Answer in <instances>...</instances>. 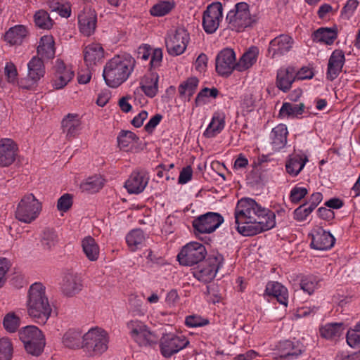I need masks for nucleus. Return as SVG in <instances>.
I'll use <instances>...</instances> for the list:
<instances>
[{"label": "nucleus", "instance_id": "1", "mask_svg": "<svg viewBox=\"0 0 360 360\" xmlns=\"http://www.w3.org/2000/svg\"><path fill=\"white\" fill-rule=\"evenodd\" d=\"M234 217L236 225L249 224L276 225L275 213L262 207L252 198H242L238 201Z\"/></svg>", "mask_w": 360, "mask_h": 360}, {"label": "nucleus", "instance_id": "2", "mask_svg": "<svg viewBox=\"0 0 360 360\" xmlns=\"http://www.w3.org/2000/svg\"><path fill=\"white\" fill-rule=\"evenodd\" d=\"M135 59L127 53L116 55L105 65L103 77L106 84L112 88L118 87L128 79L134 71Z\"/></svg>", "mask_w": 360, "mask_h": 360}, {"label": "nucleus", "instance_id": "3", "mask_svg": "<svg viewBox=\"0 0 360 360\" xmlns=\"http://www.w3.org/2000/svg\"><path fill=\"white\" fill-rule=\"evenodd\" d=\"M26 307L28 315L38 323L44 324L50 318L52 307L43 283L36 282L30 285Z\"/></svg>", "mask_w": 360, "mask_h": 360}, {"label": "nucleus", "instance_id": "4", "mask_svg": "<svg viewBox=\"0 0 360 360\" xmlns=\"http://www.w3.org/2000/svg\"><path fill=\"white\" fill-rule=\"evenodd\" d=\"M109 335L101 328H90L82 335V347L89 356H100L108 349Z\"/></svg>", "mask_w": 360, "mask_h": 360}, {"label": "nucleus", "instance_id": "5", "mask_svg": "<svg viewBox=\"0 0 360 360\" xmlns=\"http://www.w3.org/2000/svg\"><path fill=\"white\" fill-rule=\"evenodd\" d=\"M162 338L160 340V349L162 354L169 357L174 354L186 348L189 344L187 338L181 333H178L171 326L161 328Z\"/></svg>", "mask_w": 360, "mask_h": 360}, {"label": "nucleus", "instance_id": "6", "mask_svg": "<svg viewBox=\"0 0 360 360\" xmlns=\"http://www.w3.org/2000/svg\"><path fill=\"white\" fill-rule=\"evenodd\" d=\"M19 338L26 352L33 356L40 355L45 347L46 340L42 331L35 326H27L19 331Z\"/></svg>", "mask_w": 360, "mask_h": 360}, {"label": "nucleus", "instance_id": "7", "mask_svg": "<svg viewBox=\"0 0 360 360\" xmlns=\"http://www.w3.org/2000/svg\"><path fill=\"white\" fill-rule=\"evenodd\" d=\"M41 210V202L33 194L29 193L25 195L19 202L15 217L22 223L30 224L38 217Z\"/></svg>", "mask_w": 360, "mask_h": 360}, {"label": "nucleus", "instance_id": "8", "mask_svg": "<svg viewBox=\"0 0 360 360\" xmlns=\"http://www.w3.org/2000/svg\"><path fill=\"white\" fill-rule=\"evenodd\" d=\"M226 21L232 30L237 32H241L249 27L252 22L249 5L245 2L237 3L227 13Z\"/></svg>", "mask_w": 360, "mask_h": 360}, {"label": "nucleus", "instance_id": "9", "mask_svg": "<svg viewBox=\"0 0 360 360\" xmlns=\"http://www.w3.org/2000/svg\"><path fill=\"white\" fill-rule=\"evenodd\" d=\"M130 338L139 346L146 347L154 342L156 335L144 322L134 319L127 323Z\"/></svg>", "mask_w": 360, "mask_h": 360}, {"label": "nucleus", "instance_id": "10", "mask_svg": "<svg viewBox=\"0 0 360 360\" xmlns=\"http://www.w3.org/2000/svg\"><path fill=\"white\" fill-rule=\"evenodd\" d=\"M224 264V257L216 252L210 255L207 262L195 269L193 276L200 282L208 283L212 281L219 269Z\"/></svg>", "mask_w": 360, "mask_h": 360}, {"label": "nucleus", "instance_id": "11", "mask_svg": "<svg viewBox=\"0 0 360 360\" xmlns=\"http://www.w3.org/2000/svg\"><path fill=\"white\" fill-rule=\"evenodd\" d=\"M207 255L205 247L198 242H190L182 247L177 255L180 264L192 266L203 260Z\"/></svg>", "mask_w": 360, "mask_h": 360}, {"label": "nucleus", "instance_id": "12", "mask_svg": "<svg viewBox=\"0 0 360 360\" xmlns=\"http://www.w3.org/2000/svg\"><path fill=\"white\" fill-rule=\"evenodd\" d=\"M190 41V34L184 27H178L165 39L168 53L174 56L184 53Z\"/></svg>", "mask_w": 360, "mask_h": 360}, {"label": "nucleus", "instance_id": "13", "mask_svg": "<svg viewBox=\"0 0 360 360\" xmlns=\"http://www.w3.org/2000/svg\"><path fill=\"white\" fill-rule=\"evenodd\" d=\"M223 19V6L221 2H213L203 12L202 25L207 34H213Z\"/></svg>", "mask_w": 360, "mask_h": 360}, {"label": "nucleus", "instance_id": "14", "mask_svg": "<svg viewBox=\"0 0 360 360\" xmlns=\"http://www.w3.org/2000/svg\"><path fill=\"white\" fill-rule=\"evenodd\" d=\"M295 40L289 34H281L271 39L269 44L266 56L278 59L286 56L293 48Z\"/></svg>", "mask_w": 360, "mask_h": 360}, {"label": "nucleus", "instance_id": "15", "mask_svg": "<svg viewBox=\"0 0 360 360\" xmlns=\"http://www.w3.org/2000/svg\"><path fill=\"white\" fill-rule=\"evenodd\" d=\"M236 57L231 49H224L217 56L215 68L219 75L229 77L236 70Z\"/></svg>", "mask_w": 360, "mask_h": 360}, {"label": "nucleus", "instance_id": "16", "mask_svg": "<svg viewBox=\"0 0 360 360\" xmlns=\"http://www.w3.org/2000/svg\"><path fill=\"white\" fill-rule=\"evenodd\" d=\"M310 246L312 249L321 251L330 250L335 243V237L330 231L322 229V226L314 228L309 233Z\"/></svg>", "mask_w": 360, "mask_h": 360}, {"label": "nucleus", "instance_id": "17", "mask_svg": "<svg viewBox=\"0 0 360 360\" xmlns=\"http://www.w3.org/2000/svg\"><path fill=\"white\" fill-rule=\"evenodd\" d=\"M54 75L52 79V85L56 89H60L65 86L74 77L72 67L67 65L60 59H57L54 65Z\"/></svg>", "mask_w": 360, "mask_h": 360}, {"label": "nucleus", "instance_id": "18", "mask_svg": "<svg viewBox=\"0 0 360 360\" xmlns=\"http://www.w3.org/2000/svg\"><path fill=\"white\" fill-rule=\"evenodd\" d=\"M155 54L150 62L148 72L143 77L141 82V88L145 94L149 97H154L158 92V72L155 67Z\"/></svg>", "mask_w": 360, "mask_h": 360}, {"label": "nucleus", "instance_id": "19", "mask_svg": "<svg viewBox=\"0 0 360 360\" xmlns=\"http://www.w3.org/2000/svg\"><path fill=\"white\" fill-rule=\"evenodd\" d=\"M345 63L344 52L339 49L333 51L328 59L326 78L330 81L335 79L342 72Z\"/></svg>", "mask_w": 360, "mask_h": 360}, {"label": "nucleus", "instance_id": "20", "mask_svg": "<svg viewBox=\"0 0 360 360\" xmlns=\"http://www.w3.org/2000/svg\"><path fill=\"white\" fill-rule=\"evenodd\" d=\"M18 147L11 139L0 140V166L8 167L15 160Z\"/></svg>", "mask_w": 360, "mask_h": 360}, {"label": "nucleus", "instance_id": "21", "mask_svg": "<svg viewBox=\"0 0 360 360\" xmlns=\"http://www.w3.org/2000/svg\"><path fill=\"white\" fill-rule=\"evenodd\" d=\"M148 176L143 171L133 172L125 182V188L129 193L139 194L146 188Z\"/></svg>", "mask_w": 360, "mask_h": 360}, {"label": "nucleus", "instance_id": "22", "mask_svg": "<svg viewBox=\"0 0 360 360\" xmlns=\"http://www.w3.org/2000/svg\"><path fill=\"white\" fill-rule=\"evenodd\" d=\"M308 162V157L304 153L292 154L285 161V171L291 177H295L302 171Z\"/></svg>", "mask_w": 360, "mask_h": 360}, {"label": "nucleus", "instance_id": "23", "mask_svg": "<svg viewBox=\"0 0 360 360\" xmlns=\"http://www.w3.org/2000/svg\"><path fill=\"white\" fill-rule=\"evenodd\" d=\"M226 115L222 111H216L213 113L210 122L203 132V136L211 139L216 137L225 128Z\"/></svg>", "mask_w": 360, "mask_h": 360}, {"label": "nucleus", "instance_id": "24", "mask_svg": "<svg viewBox=\"0 0 360 360\" xmlns=\"http://www.w3.org/2000/svg\"><path fill=\"white\" fill-rule=\"evenodd\" d=\"M288 134V127L284 124H279L272 129L269 139L274 150L278 151L285 146Z\"/></svg>", "mask_w": 360, "mask_h": 360}, {"label": "nucleus", "instance_id": "25", "mask_svg": "<svg viewBox=\"0 0 360 360\" xmlns=\"http://www.w3.org/2000/svg\"><path fill=\"white\" fill-rule=\"evenodd\" d=\"M264 296L274 297L281 304L286 307L288 303V289L276 281L269 282L265 288Z\"/></svg>", "mask_w": 360, "mask_h": 360}, {"label": "nucleus", "instance_id": "26", "mask_svg": "<svg viewBox=\"0 0 360 360\" xmlns=\"http://www.w3.org/2000/svg\"><path fill=\"white\" fill-rule=\"evenodd\" d=\"M84 60L88 68L99 62L104 56V50L101 44L91 43L84 49Z\"/></svg>", "mask_w": 360, "mask_h": 360}, {"label": "nucleus", "instance_id": "27", "mask_svg": "<svg viewBox=\"0 0 360 360\" xmlns=\"http://www.w3.org/2000/svg\"><path fill=\"white\" fill-rule=\"evenodd\" d=\"M97 16L94 11H89L79 14L78 23L80 32L86 37L91 36L95 32Z\"/></svg>", "mask_w": 360, "mask_h": 360}, {"label": "nucleus", "instance_id": "28", "mask_svg": "<svg viewBox=\"0 0 360 360\" xmlns=\"http://www.w3.org/2000/svg\"><path fill=\"white\" fill-rule=\"evenodd\" d=\"M259 48L255 46H250L240 56L236 63V70L244 72L252 68L257 62L259 56Z\"/></svg>", "mask_w": 360, "mask_h": 360}, {"label": "nucleus", "instance_id": "29", "mask_svg": "<svg viewBox=\"0 0 360 360\" xmlns=\"http://www.w3.org/2000/svg\"><path fill=\"white\" fill-rule=\"evenodd\" d=\"M147 238V235L141 229L136 228L127 234L126 243L130 251L136 252L145 246Z\"/></svg>", "mask_w": 360, "mask_h": 360}, {"label": "nucleus", "instance_id": "30", "mask_svg": "<svg viewBox=\"0 0 360 360\" xmlns=\"http://www.w3.org/2000/svg\"><path fill=\"white\" fill-rule=\"evenodd\" d=\"M62 127L68 139L75 137L81 130V122L78 114H68L62 121Z\"/></svg>", "mask_w": 360, "mask_h": 360}, {"label": "nucleus", "instance_id": "31", "mask_svg": "<svg viewBox=\"0 0 360 360\" xmlns=\"http://www.w3.org/2000/svg\"><path fill=\"white\" fill-rule=\"evenodd\" d=\"M83 288L82 280L77 275L68 276L63 283L62 290L63 293L72 297L79 292Z\"/></svg>", "mask_w": 360, "mask_h": 360}, {"label": "nucleus", "instance_id": "32", "mask_svg": "<svg viewBox=\"0 0 360 360\" xmlns=\"http://www.w3.org/2000/svg\"><path fill=\"white\" fill-rule=\"evenodd\" d=\"M345 329L342 323H330L320 328V334L327 340H336L343 335Z\"/></svg>", "mask_w": 360, "mask_h": 360}, {"label": "nucleus", "instance_id": "33", "mask_svg": "<svg viewBox=\"0 0 360 360\" xmlns=\"http://www.w3.org/2000/svg\"><path fill=\"white\" fill-rule=\"evenodd\" d=\"M37 53L42 58L50 59L55 55L54 41L51 35L43 36L37 47Z\"/></svg>", "mask_w": 360, "mask_h": 360}, {"label": "nucleus", "instance_id": "34", "mask_svg": "<svg viewBox=\"0 0 360 360\" xmlns=\"http://www.w3.org/2000/svg\"><path fill=\"white\" fill-rule=\"evenodd\" d=\"M27 77L33 82H37L44 77L45 69L41 58L34 57L27 63Z\"/></svg>", "mask_w": 360, "mask_h": 360}, {"label": "nucleus", "instance_id": "35", "mask_svg": "<svg viewBox=\"0 0 360 360\" xmlns=\"http://www.w3.org/2000/svg\"><path fill=\"white\" fill-rule=\"evenodd\" d=\"M27 30L26 27L22 25H17L11 27L5 34V40L10 44H20L26 37Z\"/></svg>", "mask_w": 360, "mask_h": 360}, {"label": "nucleus", "instance_id": "36", "mask_svg": "<svg viewBox=\"0 0 360 360\" xmlns=\"http://www.w3.org/2000/svg\"><path fill=\"white\" fill-rule=\"evenodd\" d=\"M295 79V76L292 71L288 69H280L277 72L276 86L280 90L286 92L290 89Z\"/></svg>", "mask_w": 360, "mask_h": 360}, {"label": "nucleus", "instance_id": "37", "mask_svg": "<svg viewBox=\"0 0 360 360\" xmlns=\"http://www.w3.org/2000/svg\"><path fill=\"white\" fill-rule=\"evenodd\" d=\"M81 339L82 335L79 330L70 329L63 334L62 343L65 347L76 349L82 347Z\"/></svg>", "mask_w": 360, "mask_h": 360}, {"label": "nucleus", "instance_id": "38", "mask_svg": "<svg viewBox=\"0 0 360 360\" xmlns=\"http://www.w3.org/2000/svg\"><path fill=\"white\" fill-rule=\"evenodd\" d=\"M224 217L218 212H208L198 217L192 225H221Z\"/></svg>", "mask_w": 360, "mask_h": 360}, {"label": "nucleus", "instance_id": "39", "mask_svg": "<svg viewBox=\"0 0 360 360\" xmlns=\"http://www.w3.org/2000/svg\"><path fill=\"white\" fill-rule=\"evenodd\" d=\"M82 248L86 257L91 261H96L99 255V248L94 239L90 236L82 240Z\"/></svg>", "mask_w": 360, "mask_h": 360}, {"label": "nucleus", "instance_id": "40", "mask_svg": "<svg viewBox=\"0 0 360 360\" xmlns=\"http://www.w3.org/2000/svg\"><path fill=\"white\" fill-rule=\"evenodd\" d=\"M304 109V105L303 103H284L279 111L281 116L287 117H295L301 115Z\"/></svg>", "mask_w": 360, "mask_h": 360}, {"label": "nucleus", "instance_id": "41", "mask_svg": "<svg viewBox=\"0 0 360 360\" xmlns=\"http://www.w3.org/2000/svg\"><path fill=\"white\" fill-rule=\"evenodd\" d=\"M21 323L20 316L14 311L7 313L3 319V326L8 333H15Z\"/></svg>", "mask_w": 360, "mask_h": 360}, {"label": "nucleus", "instance_id": "42", "mask_svg": "<svg viewBox=\"0 0 360 360\" xmlns=\"http://www.w3.org/2000/svg\"><path fill=\"white\" fill-rule=\"evenodd\" d=\"M313 37L314 41L323 42L330 45L333 43L337 37V34L330 28L321 27L314 32Z\"/></svg>", "mask_w": 360, "mask_h": 360}, {"label": "nucleus", "instance_id": "43", "mask_svg": "<svg viewBox=\"0 0 360 360\" xmlns=\"http://www.w3.org/2000/svg\"><path fill=\"white\" fill-rule=\"evenodd\" d=\"M281 357L286 359H293L299 356L302 350L295 348L293 344L290 340H285L280 343Z\"/></svg>", "mask_w": 360, "mask_h": 360}, {"label": "nucleus", "instance_id": "44", "mask_svg": "<svg viewBox=\"0 0 360 360\" xmlns=\"http://www.w3.org/2000/svg\"><path fill=\"white\" fill-rule=\"evenodd\" d=\"M199 80L197 77H193L188 78L179 86V92L180 95H187L190 98L195 91L198 85Z\"/></svg>", "mask_w": 360, "mask_h": 360}, {"label": "nucleus", "instance_id": "45", "mask_svg": "<svg viewBox=\"0 0 360 360\" xmlns=\"http://www.w3.org/2000/svg\"><path fill=\"white\" fill-rule=\"evenodd\" d=\"M319 281L315 276H307L302 278L301 289L308 295H311L319 287Z\"/></svg>", "mask_w": 360, "mask_h": 360}, {"label": "nucleus", "instance_id": "46", "mask_svg": "<svg viewBox=\"0 0 360 360\" xmlns=\"http://www.w3.org/2000/svg\"><path fill=\"white\" fill-rule=\"evenodd\" d=\"M219 91L217 88H207L205 87L202 89L200 92L198 94L195 103L196 106H199L207 103V98H216L219 95Z\"/></svg>", "mask_w": 360, "mask_h": 360}, {"label": "nucleus", "instance_id": "47", "mask_svg": "<svg viewBox=\"0 0 360 360\" xmlns=\"http://www.w3.org/2000/svg\"><path fill=\"white\" fill-rule=\"evenodd\" d=\"M104 184V179L101 176L89 177L82 186L84 190L94 193L98 191Z\"/></svg>", "mask_w": 360, "mask_h": 360}, {"label": "nucleus", "instance_id": "48", "mask_svg": "<svg viewBox=\"0 0 360 360\" xmlns=\"http://www.w3.org/2000/svg\"><path fill=\"white\" fill-rule=\"evenodd\" d=\"M13 347L11 340L3 337L0 338V360H11Z\"/></svg>", "mask_w": 360, "mask_h": 360}, {"label": "nucleus", "instance_id": "49", "mask_svg": "<svg viewBox=\"0 0 360 360\" xmlns=\"http://www.w3.org/2000/svg\"><path fill=\"white\" fill-rule=\"evenodd\" d=\"M348 345L352 348L360 347V323L348 330L346 336Z\"/></svg>", "mask_w": 360, "mask_h": 360}, {"label": "nucleus", "instance_id": "50", "mask_svg": "<svg viewBox=\"0 0 360 360\" xmlns=\"http://www.w3.org/2000/svg\"><path fill=\"white\" fill-rule=\"evenodd\" d=\"M34 22L36 25L42 29H50L53 25V20L48 13L41 10L34 15Z\"/></svg>", "mask_w": 360, "mask_h": 360}, {"label": "nucleus", "instance_id": "51", "mask_svg": "<svg viewBox=\"0 0 360 360\" xmlns=\"http://www.w3.org/2000/svg\"><path fill=\"white\" fill-rule=\"evenodd\" d=\"M157 52L158 49H153L150 45L143 44L138 48L137 58L146 61L150 57L152 58L155 54V67H156L158 64Z\"/></svg>", "mask_w": 360, "mask_h": 360}, {"label": "nucleus", "instance_id": "52", "mask_svg": "<svg viewBox=\"0 0 360 360\" xmlns=\"http://www.w3.org/2000/svg\"><path fill=\"white\" fill-rule=\"evenodd\" d=\"M137 139L136 134L130 131H122L117 136L118 145L122 150H127L130 143Z\"/></svg>", "mask_w": 360, "mask_h": 360}, {"label": "nucleus", "instance_id": "53", "mask_svg": "<svg viewBox=\"0 0 360 360\" xmlns=\"http://www.w3.org/2000/svg\"><path fill=\"white\" fill-rule=\"evenodd\" d=\"M273 226H236L237 231L243 236H252L270 230Z\"/></svg>", "mask_w": 360, "mask_h": 360}, {"label": "nucleus", "instance_id": "54", "mask_svg": "<svg viewBox=\"0 0 360 360\" xmlns=\"http://www.w3.org/2000/svg\"><path fill=\"white\" fill-rule=\"evenodd\" d=\"M359 4L358 0H347L340 12L342 18L349 20L354 15Z\"/></svg>", "mask_w": 360, "mask_h": 360}, {"label": "nucleus", "instance_id": "55", "mask_svg": "<svg viewBox=\"0 0 360 360\" xmlns=\"http://www.w3.org/2000/svg\"><path fill=\"white\" fill-rule=\"evenodd\" d=\"M308 193V190L305 187L295 186L290 191L289 198L294 204L299 203Z\"/></svg>", "mask_w": 360, "mask_h": 360}, {"label": "nucleus", "instance_id": "56", "mask_svg": "<svg viewBox=\"0 0 360 360\" xmlns=\"http://www.w3.org/2000/svg\"><path fill=\"white\" fill-rule=\"evenodd\" d=\"M176 0H159V17L169 15L176 8Z\"/></svg>", "mask_w": 360, "mask_h": 360}, {"label": "nucleus", "instance_id": "57", "mask_svg": "<svg viewBox=\"0 0 360 360\" xmlns=\"http://www.w3.org/2000/svg\"><path fill=\"white\" fill-rule=\"evenodd\" d=\"M209 321L199 315H189L185 319V324L188 328H198L206 326Z\"/></svg>", "mask_w": 360, "mask_h": 360}, {"label": "nucleus", "instance_id": "58", "mask_svg": "<svg viewBox=\"0 0 360 360\" xmlns=\"http://www.w3.org/2000/svg\"><path fill=\"white\" fill-rule=\"evenodd\" d=\"M136 296H131L129 299V311L135 316H142L145 314V309L143 307L142 302L136 300Z\"/></svg>", "mask_w": 360, "mask_h": 360}, {"label": "nucleus", "instance_id": "59", "mask_svg": "<svg viewBox=\"0 0 360 360\" xmlns=\"http://www.w3.org/2000/svg\"><path fill=\"white\" fill-rule=\"evenodd\" d=\"M249 165V161L244 154H238L234 160L233 169L238 174H242L244 172L248 166Z\"/></svg>", "mask_w": 360, "mask_h": 360}, {"label": "nucleus", "instance_id": "60", "mask_svg": "<svg viewBox=\"0 0 360 360\" xmlns=\"http://www.w3.org/2000/svg\"><path fill=\"white\" fill-rule=\"evenodd\" d=\"M219 226H193L192 232L198 238L206 241L207 235L215 231Z\"/></svg>", "mask_w": 360, "mask_h": 360}, {"label": "nucleus", "instance_id": "61", "mask_svg": "<svg viewBox=\"0 0 360 360\" xmlns=\"http://www.w3.org/2000/svg\"><path fill=\"white\" fill-rule=\"evenodd\" d=\"M72 205V197L70 194H63L57 202V208L60 212H67Z\"/></svg>", "mask_w": 360, "mask_h": 360}, {"label": "nucleus", "instance_id": "62", "mask_svg": "<svg viewBox=\"0 0 360 360\" xmlns=\"http://www.w3.org/2000/svg\"><path fill=\"white\" fill-rule=\"evenodd\" d=\"M11 267L10 262L8 259L0 257V288L4 286L6 281V274Z\"/></svg>", "mask_w": 360, "mask_h": 360}, {"label": "nucleus", "instance_id": "63", "mask_svg": "<svg viewBox=\"0 0 360 360\" xmlns=\"http://www.w3.org/2000/svg\"><path fill=\"white\" fill-rule=\"evenodd\" d=\"M314 209L311 207L307 202L300 205L299 207H297L295 212V218L298 221H303L304 220L308 215H309Z\"/></svg>", "mask_w": 360, "mask_h": 360}, {"label": "nucleus", "instance_id": "64", "mask_svg": "<svg viewBox=\"0 0 360 360\" xmlns=\"http://www.w3.org/2000/svg\"><path fill=\"white\" fill-rule=\"evenodd\" d=\"M4 74L8 82L17 80L18 72L15 65L11 62H7L4 68Z\"/></svg>", "mask_w": 360, "mask_h": 360}]
</instances>
